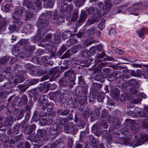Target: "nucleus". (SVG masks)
I'll list each match as a JSON object with an SVG mask.
<instances>
[{
	"label": "nucleus",
	"instance_id": "obj_1",
	"mask_svg": "<svg viewBox=\"0 0 148 148\" xmlns=\"http://www.w3.org/2000/svg\"><path fill=\"white\" fill-rule=\"evenodd\" d=\"M105 6L104 7L103 3L101 2H97L96 4L98 8H99L100 12L99 11L97 12V15L101 16L106 13L108 11L109 8L112 7V4L110 0H106L105 1Z\"/></svg>",
	"mask_w": 148,
	"mask_h": 148
},
{
	"label": "nucleus",
	"instance_id": "obj_2",
	"mask_svg": "<svg viewBox=\"0 0 148 148\" xmlns=\"http://www.w3.org/2000/svg\"><path fill=\"white\" fill-rule=\"evenodd\" d=\"M49 24V21L42 16L40 17L38 21L36 23L38 30L40 32V34L42 36L45 34L48 31L47 28Z\"/></svg>",
	"mask_w": 148,
	"mask_h": 148
},
{
	"label": "nucleus",
	"instance_id": "obj_3",
	"mask_svg": "<svg viewBox=\"0 0 148 148\" xmlns=\"http://www.w3.org/2000/svg\"><path fill=\"white\" fill-rule=\"evenodd\" d=\"M136 134H133L126 140V144L127 145L131 146L134 147L143 144V141L137 137Z\"/></svg>",
	"mask_w": 148,
	"mask_h": 148
},
{
	"label": "nucleus",
	"instance_id": "obj_4",
	"mask_svg": "<svg viewBox=\"0 0 148 148\" xmlns=\"http://www.w3.org/2000/svg\"><path fill=\"white\" fill-rule=\"evenodd\" d=\"M31 1L28 0H24L23 2V5L26 7L28 8H32L33 6L32 2L34 3L36 7L38 8L39 10H40L41 8L42 1L41 0H30Z\"/></svg>",
	"mask_w": 148,
	"mask_h": 148
},
{
	"label": "nucleus",
	"instance_id": "obj_5",
	"mask_svg": "<svg viewBox=\"0 0 148 148\" xmlns=\"http://www.w3.org/2000/svg\"><path fill=\"white\" fill-rule=\"evenodd\" d=\"M65 75L68 79V84L70 88H72L75 84L74 80L75 79V75L71 70H69L65 72Z\"/></svg>",
	"mask_w": 148,
	"mask_h": 148
},
{
	"label": "nucleus",
	"instance_id": "obj_6",
	"mask_svg": "<svg viewBox=\"0 0 148 148\" xmlns=\"http://www.w3.org/2000/svg\"><path fill=\"white\" fill-rule=\"evenodd\" d=\"M87 89L86 87H83L82 88L78 87L75 90V95L77 98H79L81 97H83L86 101V96L87 94Z\"/></svg>",
	"mask_w": 148,
	"mask_h": 148
},
{
	"label": "nucleus",
	"instance_id": "obj_7",
	"mask_svg": "<svg viewBox=\"0 0 148 148\" xmlns=\"http://www.w3.org/2000/svg\"><path fill=\"white\" fill-rule=\"evenodd\" d=\"M123 82L122 83L119 84L120 81H119V85L123 87H125L130 85H131L133 87H138V82L135 79H131L129 81H126L124 82L123 80L121 81Z\"/></svg>",
	"mask_w": 148,
	"mask_h": 148
},
{
	"label": "nucleus",
	"instance_id": "obj_8",
	"mask_svg": "<svg viewBox=\"0 0 148 148\" xmlns=\"http://www.w3.org/2000/svg\"><path fill=\"white\" fill-rule=\"evenodd\" d=\"M60 128V126L58 123H55L51 126L49 129V132L52 135L57 136L58 135Z\"/></svg>",
	"mask_w": 148,
	"mask_h": 148
},
{
	"label": "nucleus",
	"instance_id": "obj_9",
	"mask_svg": "<svg viewBox=\"0 0 148 148\" xmlns=\"http://www.w3.org/2000/svg\"><path fill=\"white\" fill-rule=\"evenodd\" d=\"M23 8L21 7H18L12 13V18L14 19H20L22 16L23 11Z\"/></svg>",
	"mask_w": 148,
	"mask_h": 148
},
{
	"label": "nucleus",
	"instance_id": "obj_10",
	"mask_svg": "<svg viewBox=\"0 0 148 148\" xmlns=\"http://www.w3.org/2000/svg\"><path fill=\"white\" fill-rule=\"evenodd\" d=\"M68 126L66 125L64 128V132L67 133L74 134L77 131V129L75 125L71 123H68Z\"/></svg>",
	"mask_w": 148,
	"mask_h": 148
},
{
	"label": "nucleus",
	"instance_id": "obj_11",
	"mask_svg": "<svg viewBox=\"0 0 148 148\" xmlns=\"http://www.w3.org/2000/svg\"><path fill=\"white\" fill-rule=\"evenodd\" d=\"M36 137L39 138H43L44 140L46 141H47L49 138L46 131L42 129L38 130Z\"/></svg>",
	"mask_w": 148,
	"mask_h": 148
},
{
	"label": "nucleus",
	"instance_id": "obj_12",
	"mask_svg": "<svg viewBox=\"0 0 148 148\" xmlns=\"http://www.w3.org/2000/svg\"><path fill=\"white\" fill-rule=\"evenodd\" d=\"M9 23V20L6 18H3L0 14V31L5 28Z\"/></svg>",
	"mask_w": 148,
	"mask_h": 148
},
{
	"label": "nucleus",
	"instance_id": "obj_13",
	"mask_svg": "<svg viewBox=\"0 0 148 148\" xmlns=\"http://www.w3.org/2000/svg\"><path fill=\"white\" fill-rule=\"evenodd\" d=\"M25 73V72L23 71H21L17 73L16 75V78L14 80V82L18 83L23 82L24 79L23 76Z\"/></svg>",
	"mask_w": 148,
	"mask_h": 148
},
{
	"label": "nucleus",
	"instance_id": "obj_14",
	"mask_svg": "<svg viewBox=\"0 0 148 148\" xmlns=\"http://www.w3.org/2000/svg\"><path fill=\"white\" fill-rule=\"evenodd\" d=\"M36 128V126L35 124H33L32 125H28L25 127L24 133L26 135H28L31 134Z\"/></svg>",
	"mask_w": 148,
	"mask_h": 148
},
{
	"label": "nucleus",
	"instance_id": "obj_15",
	"mask_svg": "<svg viewBox=\"0 0 148 148\" xmlns=\"http://www.w3.org/2000/svg\"><path fill=\"white\" fill-rule=\"evenodd\" d=\"M106 118L109 123L112 122L113 121V124L114 125L115 128L116 129L117 126H119L120 123L119 120L117 119H114L113 120V117L111 115L107 116Z\"/></svg>",
	"mask_w": 148,
	"mask_h": 148
},
{
	"label": "nucleus",
	"instance_id": "obj_16",
	"mask_svg": "<svg viewBox=\"0 0 148 148\" xmlns=\"http://www.w3.org/2000/svg\"><path fill=\"white\" fill-rule=\"evenodd\" d=\"M86 16V12L85 11H82L81 14L80 18L77 21V25L79 26H81L85 21Z\"/></svg>",
	"mask_w": 148,
	"mask_h": 148
},
{
	"label": "nucleus",
	"instance_id": "obj_17",
	"mask_svg": "<svg viewBox=\"0 0 148 148\" xmlns=\"http://www.w3.org/2000/svg\"><path fill=\"white\" fill-rule=\"evenodd\" d=\"M96 5H97L96 4ZM96 8H97V9H95V8L93 7H91L89 8H86V10L87 11V12L88 14H92L95 13V14L96 15H97L98 17H99V16H98L97 15V12L98 11H99L100 12V10H99V8H98L96 5Z\"/></svg>",
	"mask_w": 148,
	"mask_h": 148
},
{
	"label": "nucleus",
	"instance_id": "obj_18",
	"mask_svg": "<svg viewBox=\"0 0 148 148\" xmlns=\"http://www.w3.org/2000/svg\"><path fill=\"white\" fill-rule=\"evenodd\" d=\"M113 74L115 76L116 79H123L126 78L127 77V75L123 73L122 72L120 71H116L113 72Z\"/></svg>",
	"mask_w": 148,
	"mask_h": 148
},
{
	"label": "nucleus",
	"instance_id": "obj_19",
	"mask_svg": "<svg viewBox=\"0 0 148 148\" xmlns=\"http://www.w3.org/2000/svg\"><path fill=\"white\" fill-rule=\"evenodd\" d=\"M33 135H31L27 138V140H29L31 142H34V144H38V145H40V146L41 147L42 145V142L41 140L39 139H38L37 137H35V138H33L32 137Z\"/></svg>",
	"mask_w": 148,
	"mask_h": 148
},
{
	"label": "nucleus",
	"instance_id": "obj_20",
	"mask_svg": "<svg viewBox=\"0 0 148 148\" xmlns=\"http://www.w3.org/2000/svg\"><path fill=\"white\" fill-rule=\"evenodd\" d=\"M10 68L9 67H5L4 71L6 73L4 77L8 80H10L12 79V77L11 76V74L10 72Z\"/></svg>",
	"mask_w": 148,
	"mask_h": 148
},
{
	"label": "nucleus",
	"instance_id": "obj_21",
	"mask_svg": "<svg viewBox=\"0 0 148 148\" xmlns=\"http://www.w3.org/2000/svg\"><path fill=\"white\" fill-rule=\"evenodd\" d=\"M119 90L117 88H114L112 90L110 95L112 97L118 99L119 97Z\"/></svg>",
	"mask_w": 148,
	"mask_h": 148
},
{
	"label": "nucleus",
	"instance_id": "obj_22",
	"mask_svg": "<svg viewBox=\"0 0 148 148\" xmlns=\"http://www.w3.org/2000/svg\"><path fill=\"white\" fill-rule=\"evenodd\" d=\"M12 119L10 116L7 117L3 122V126L6 127L10 126L12 124Z\"/></svg>",
	"mask_w": 148,
	"mask_h": 148
},
{
	"label": "nucleus",
	"instance_id": "obj_23",
	"mask_svg": "<svg viewBox=\"0 0 148 148\" xmlns=\"http://www.w3.org/2000/svg\"><path fill=\"white\" fill-rule=\"evenodd\" d=\"M14 19V20L13 21L12 24L18 30L22 26V21L20 19Z\"/></svg>",
	"mask_w": 148,
	"mask_h": 148
},
{
	"label": "nucleus",
	"instance_id": "obj_24",
	"mask_svg": "<svg viewBox=\"0 0 148 148\" xmlns=\"http://www.w3.org/2000/svg\"><path fill=\"white\" fill-rule=\"evenodd\" d=\"M91 90L93 92H95L97 90L101 88L102 87V85L99 83H93L92 84Z\"/></svg>",
	"mask_w": 148,
	"mask_h": 148
},
{
	"label": "nucleus",
	"instance_id": "obj_25",
	"mask_svg": "<svg viewBox=\"0 0 148 148\" xmlns=\"http://www.w3.org/2000/svg\"><path fill=\"white\" fill-rule=\"evenodd\" d=\"M89 139L91 140V145L93 148H97L98 147V142L92 136H90Z\"/></svg>",
	"mask_w": 148,
	"mask_h": 148
},
{
	"label": "nucleus",
	"instance_id": "obj_26",
	"mask_svg": "<svg viewBox=\"0 0 148 148\" xmlns=\"http://www.w3.org/2000/svg\"><path fill=\"white\" fill-rule=\"evenodd\" d=\"M47 14L50 16L52 19H53V20L56 21L58 16V13L56 11H54L53 12L51 11H48Z\"/></svg>",
	"mask_w": 148,
	"mask_h": 148
},
{
	"label": "nucleus",
	"instance_id": "obj_27",
	"mask_svg": "<svg viewBox=\"0 0 148 148\" xmlns=\"http://www.w3.org/2000/svg\"><path fill=\"white\" fill-rule=\"evenodd\" d=\"M17 83H15L14 82V80L13 82H8L5 83L3 85V87L6 89H10L11 88L14 86Z\"/></svg>",
	"mask_w": 148,
	"mask_h": 148
},
{
	"label": "nucleus",
	"instance_id": "obj_28",
	"mask_svg": "<svg viewBox=\"0 0 148 148\" xmlns=\"http://www.w3.org/2000/svg\"><path fill=\"white\" fill-rule=\"evenodd\" d=\"M94 79L95 80L101 82H103L105 80L104 77L101 73L96 75L94 77Z\"/></svg>",
	"mask_w": 148,
	"mask_h": 148
},
{
	"label": "nucleus",
	"instance_id": "obj_29",
	"mask_svg": "<svg viewBox=\"0 0 148 148\" xmlns=\"http://www.w3.org/2000/svg\"><path fill=\"white\" fill-rule=\"evenodd\" d=\"M40 32L38 30L37 35L35 36L33 39H32V41L34 43H36L38 40H39L41 38H42L45 34L41 35V34H40Z\"/></svg>",
	"mask_w": 148,
	"mask_h": 148
},
{
	"label": "nucleus",
	"instance_id": "obj_30",
	"mask_svg": "<svg viewBox=\"0 0 148 148\" xmlns=\"http://www.w3.org/2000/svg\"><path fill=\"white\" fill-rule=\"evenodd\" d=\"M68 123H69L66 119L60 118L58 124L60 126V128L61 127V125H62L64 126V128H65V126L66 125L68 126Z\"/></svg>",
	"mask_w": 148,
	"mask_h": 148
},
{
	"label": "nucleus",
	"instance_id": "obj_31",
	"mask_svg": "<svg viewBox=\"0 0 148 148\" xmlns=\"http://www.w3.org/2000/svg\"><path fill=\"white\" fill-rule=\"evenodd\" d=\"M45 73V72L43 73L41 70L36 69L35 70H33L32 71V75L35 76H40Z\"/></svg>",
	"mask_w": 148,
	"mask_h": 148
},
{
	"label": "nucleus",
	"instance_id": "obj_32",
	"mask_svg": "<svg viewBox=\"0 0 148 148\" xmlns=\"http://www.w3.org/2000/svg\"><path fill=\"white\" fill-rule=\"evenodd\" d=\"M82 47V46L80 44H78L73 47L71 49V51L73 53H75L79 51Z\"/></svg>",
	"mask_w": 148,
	"mask_h": 148
},
{
	"label": "nucleus",
	"instance_id": "obj_33",
	"mask_svg": "<svg viewBox=\"0 0 148 148\" xmlns=\"http://www.w3.org/2000/svg\"><path fill=\"white\" fill-rule=\"evenodd\" d=\"M15 144V141L14 140L10 139L9 140L5 142L4 148H11L12 147V145Z\"/></svg>",
	"mask_w": 148,
	"mask_h": 148
},
{
	"label": "nucleus",
	"instance_id": "obj_34",
	"mask_svg": "<svg viewBox=\"0 0 148 148\" xmlns=\"http://www.w3.org/2000/svg\"><path fill=\"white\" fill-rule=\"evenodd\" d=\"M70 112V110L68 109H65L63 111L61 109H59L57 110V113L58 114L64 116L67 115Z\"/></svg>",
	"mask_w": 148,
	"mask_h": 148
},
{
	"label": "nucleus",
	"instance_id": "obj_35",
	"mask_svg": "<svg viewBox=\"0 0 148 148\" xmlns=\"http://www.w3.org/2000/svg\"><path fill=\"white\" fill-rule=\"evenodd\" d=\"M66 76L64 75V77L62 78L60 81L59 83L60 85L61 86H64L68 84V79Z\"/></svg>",
	"mask_w": 148,
	"mask_h": 148
},
{
	"label": "nucleus",
	"instance_id": "obj_36",
	"mask_svg": "<svg viewBox=\"0 0 148 148\" xmlns=\"http://www.w3.org/2000/svg\"><path fill=\"white\" fill-rule=\"evenodd\" d=\"M90 53L87 50H85L83 51L81 54V56L82 58H87L91 56Z\"/></svg>",
	"mask_w": 148,
	"mask_h": 148
},
{
	"label": "nucleus",
	"instance_id": "obj_37",
	"mask_svg": "<svg viewBox=\"0 0 148 148\" xmlns=\"http://www.w3.org/2000/svg\"><path fill=\"white\" fill-rule=\"evenodd\" d=\"M10 6L9 4L3 3L1 5V9L3 11L5 10L6 12H8L10 10Z\"/></svg>",
	"mask_w": 148,
	"mask_h": 148
},
{
	"label": "nucleus",
	"instance_id": "obj_38",
	"mask_svg": "<svg viewBox=\"0 0 148 148\" xmlns=\"http://www.w3.org/2000/svg\"><path fill=\"white\" fill-rule=\"evenodd\" d=\"M142 101V99L141 98V97L140 96H139V98L137 99H134L133 100L132 102H131L130 103L129 105L127 106V108H130L132 106H131V105L132 103L137 104L138 103L141 102Z\"/></svg>",
	"mask_w": 148,
	"mask_h": 148
},
{
	"label": "nucleus",
	"instance_id": "obj_39",
	"mask_svg": "<svg viewBox=\"0 0 148 148\" xmlns=\"http://www.w3.org/2000/svg\"><path fill=\"white\" fill-rule=\"evenodd\" d=\"M20 126V125L18 123L16 124L14 126L12 130V132L14 134H16L18 133Z\"/></svg>",
	"mask_w": 148,
	"mask_h": 148
},
{
	"label": "nucleus",
	"instance_id": "obj_40",
	"mask_svg": "<svg viewBox=\"0 0 148 148\" xmlns=\"http://www.w3.org/2000/svg\"><path fill=\"white\" fill-rule=\"evenodd\" d=\"M40 114L35 111L34 114L32 118L34 121H38L41 118Z\"/></svg>",
	"mask_w": 148,
	"mask_h": 148
},
{
	"label": "nucleus",
	"instance_id": "obj_41",
	"mask_svg": "<svg viewBox=\"0 0 148 148\" xmlns=\"http://www.w3.org/2000/svg\"><path fill=\"white\" fill-rule=\"evenodd\" d=\"M72 36L70 31H68L64 32L62 34V37L63 39H65L69 38Z\"/></svg>",
	"mask_w": 148,
	"mask_h": 148
},
{
	"label": "nucleus",
	"instance_id": "obj_42",
	"mask_svg": "<svg viewBox=\"0 0 148 148\" xmlns=\"http://www.w3.org/2000/svg\"><path fill=\"white\" fill-rule=\"evenodd\" d=\"M59 34V32H56L54 34L55 40L56 42L58 44L60 42V36Z\"/></svg>",
	"mask_w": 148,
	"mask_h": 148
},
{
	"label": "nucleus",
	"instance_id": "obj_43",
	"mask_svg": "<svg viewBox=\"0 0 148 148\" xmlns=\"http://www.w3.org/2000/svg\"><path fill=\"white\" fill-rule=\"evenodd\" d=\"M141 141H143V143L145 142L148 141V135L147 134H140Z\"/></svg>",
	"mask_w": 148,
	"mask_h": 148
},
{
	"label": "nucleus",
	"instance_id": "obj_44",
	"mask_svg": "<svg viewBox=\"0 0 148 148\" xmlns=\"http://www.w3.org/2000/svg\"><path fill=\"white\" fill-rule=\"evenodd\" d=\"M64 21V17L62 16H60L56 19V21H54L53 22L54 24H58L63 22Z\"/></svg>",
	"mask_w": 148,
	"mask_h": 148
},
{
	"label": "nucleus",
	"instance_id": "obj_45",
	"mask_svg": "<svg viewBox=\"0 0 148 148\" xmlns=\"http://www.w3.org/2000/svg\"><path fill=\"white\" fill-rule=\"evenodd\" d=\"M141 71L139 70H137L136 71H132L131 73V75L133 76L138 77L140 76Z\"/></svg>",
	"mask_w": 148,
	"mask_h": 148
},
{
	"label": "nucleus",
	"instance_id": "obj_46",
	"mask_svg": "<svg viewBox=\"0 0 148 148\" xmlns=\"http://www.w3.org/2000/svg\"><path fill=\"white\" fill-rule=\"evenodd\" d=\"M79 63L82 64V66L84 67H88L90 64V60H89V61L88 60L81 61L79 62Z\"/></svg>",
	"mask_w": 148,
	"mask_h": 148
},
{
	"label": "nucleus",
	"instance_id": "obj_47",
	"mask_svg": "<svg viewBox=\"0 0 148 148\" xmlns=\"http://www.w3.org/2000/svg\"><path fill=\"white\" fill-rule=\"evenodd\" d=\"M145 29L144 28H142L140 30H138L137 32L139 36L142 38H144V34L145 33V32L144 31Z\"/></svg>",
	"mask_w": 148,
	"mask_h": 148
},
{
	"label": "nucleus",
	"instance_id": "obj_48",
	"mask_svg": "<svg viewBox=\"0 0 148 148\" xmlns=\"http://www.w3.org/2000/svg\"><path fill=\"white\" fill-rule=\"evenodd\" d=\"M39 82V79H34L28 80V84L29 86L35 85L37 84Z\"/></svg>",
	"mask_w": 148,
	"mask_h": 148
},
{
	"label": "nucleus",
	"instance_id": "obj_49",
	"mask_svg": "<svg viewBox=\"0 0 148 148\" xmlns=\"http://www.w3.org/2000/svg\"><path fill=\"white\" fill-rule=\"evenodd\" d=\"M47 89V86L46 84H43L40 85L38 87V90L42 92L43 90H46Z\"/></svg>",
	"mask_w": 148,
	"mask_h": 148
},
{
	"label": "nucleus",
	"instance_id": "obj_50",
	"mask_svg": "<svg viewBox=\"0 0 148 148\" xmlns=\"http://www.w3.org/2000/svg\"><path fill=\"white\" fill-rule=\"evenodd\" d=\"M54 56L55 54L54 53H52L51 54L50 57H49L47 56H44L42 57L41 58V60L43 62H45L47 61L50 59L54 57Z\"/></svg>",
	"mask_w": 148,
	"mask_h": 148
},
{
	"label": "nucleus",
	"instance_id": "obj_51",
	"mask_svg": "<svg viewBox=\"0 0 148 148\" xmlns=\"http://www.w3.org/2000/svg\"><path fill=\"white\" fill-rule=\"evenodd\" d=\"M34 16V15L32 13L27 12L25 15V20L26 21L31 20L33 18Z\"/></svg>",
	"mask_w": 148,
	"mask_h": 148
},
{
	"label": "nucleus",
	"instance_id": "obj_52",
	"mask_svg": "<svg viewBox=\"0 0 148 148\" xmlns=\"http://www.w3.org/2000/svg\"><path fill=\"white\" fill-rule=\"evenodd\" d=\"M8 30L10 33H13L15 31H17L18 30L15 27V26L12 24L10 25L8 27Z\"/></svg>",
	"mask_w": 148,
	"mask_h": 148
},
{
	"label": "nucleus",
	"instance_id": "obj_53",
	"mask_svg": "<svg viewBox=\"0 0 148 148\" xmlns=\"http://www.w3.org/2000/svg\"><path fill=\"white\" fill-rule=\"evenodd\" d=\"M10 58L8 56H5L2 57L0 59L1 62L2 64L7 62Z\"/></svg>",
	"mask_w": 148,
	"mask_h": 148
},
{
	"label": "nucleus",
	"instance_id": "obj_54",
	"mask_svg": "<svg viewBox=\"0 0 148 148\" xmlns=\"http://www.w3.org/2000/svg\"><path fill=\"white\" fill-rule=\"evenodd\" d=\"M61 145V142L59 140L55 141L53 143L52 146H51V148L53 147L55 148L56 147L57 148L59 147Z\"/></svg>",
	"mask_w": 148,
	"mask_h": 148
},
{
	"label": "nucleus",
	"instance_id": "obj_55",
	"mask_svg": "<svg viewBox=\"0 0 148 148\" xmlns=\"http://www.w3.org/2000/svg\"><path fill=\"white\" fill-rule=\"evenodd\" d=\"M47 123V120L45 118H42L41 119L39 122V124L41 126L46 125Z\"/></svg>",
	"mask_w": 148,
	"mask_h": 148
},
{
	"label": "nucleus",
	"instance_id": "obj_56",
	"mask_svg": "<svg viewBox=\"0 0 148 148\" xmlns=\"http://www.w3.org/2000/svg\"><path fill=\"white\" fill-rule=\"evenodd\" d=\"M67 148H72L73 144V141L72 139L68 138H67Z\"/></svg>",
	"mask_w": 148,
	"mask_h": 148
},
{
	"label": "nucleus",
	"instance_id": "obj_57",
	"mask_svg": "<svg viewBox=\"0 0 148 148\" xmlns=\"http://www.w3.org/2000/svg\"><path fill=\"white\" fill-rule=\"evenodd\" d=\"M28 87L27 85L25 84L19 85L18 86V87L19 88V89L23 92L25 91L27 88Z\"/></svg>",
	"mask_w": 148,
	"mask_h": 148
},
{
	"label": "nucleus",
	"instance_id": "obj_58",
	"mask_svg": "<svg viewBox=\"0 0 148 148\" xmlns=\"http://www.w3.org/2000/svg\"><path fill=\"white\" fill-rule=\"evenodd\" d=\"M132 98V97H129L128 95H126V94L121 95L120 97L121 100H127V101L130 100Z\"/></svg>",
	"mask_w": 148,
	"mask_h": 148
},
{
	"label": "nucleus",
	"instance_id": "obj_59",
	"mask_svg": "<svg viewBox=\"0 0 148 148\" xmlns=\"http://www.w3.org/2000/svg\"><path fill=\"white\" fill-rule=\"evenodd\" d=\"M143 66L148 68L147 69L146 71L142 74V75L145 78L148 79V64H143Z\"/></svg>",
	"mask_w": 148,
	"mask_h": 148
},
{
	"label": "nucleus",
	"instance_id": "obj_60",
	"mask_svg": "<svg viewBox=\"0 0 148 148\" xmlns=\"http://www.w3.org/2000/svg\"><path fill=\"white\" fill-rule=\"evenodd\" d=\"M67 5L62 4L60 8V11L61 12H65L67 11Z\"/></svg>",
	"mask_w": 148,
	"mask_h": 148
},
{
	"label": "nucleus",
	"instance_id": "obj_61",
	"mask_svg": "<svg viewBox=\"0 0 148 148\" xmlns=\"http://www.w3.org/2000/svg\"><path fill=\"white\" fill-rule=\"evenodd\" d=\"M25 49L26 51H29L32 52L35 49V47L30 45H28L27 47H25Z\"/></svg>",
	"mask_w": 148,
	"mask_h": 148
},
{
	"label": "nucleus",
	"instance_id": "obj_62",
	"mask_svg": "<svg viewBox=\"0 0 148 148\" xmlns=\"http://www.w3.org/2000/svg\"><path fill=\"white\" fill-rule=\"evenodd\" d=\"M67 42L70 43V46L71 45L73 44H75L78 42V40L75 38H73L72 39H69L67 41Z\"/></svg>",
	"mask_w": 148,
	"mask_h": 148
},
{
	"label": "nucleus",
	"instance_id": "obj_63",
	"mask_svg": "<svg viewBox=\"0 0 148 148\" xmlns=\"http://www.w3.org/2000/svg\"><path fill=\"white\" fill-rule=\"evenodd\" d=\"M21 99L23 101V104L25 105H26L28 101V99L27 96L25 95H24L22 96Z\"/></svg>",
	"mask_w": 148,
	"mask_h": 148
},
{
	"label": "nucleus",
	"instance_id": "obj_64",
	"mask_svg": "<svg viewBox=\"0 0 148 148\" xmlns=\"http://www.w3.org/2000/svg\"><path fill=\"white\" fill-rule=\"evenodd\" d=\"M130 129L132 131V133H136L138 131V129L134 126L133 125H131L130 127Z\"/></svg>",
	"mask_w": 148,
	"mask_h": 148
}]
</instances>
